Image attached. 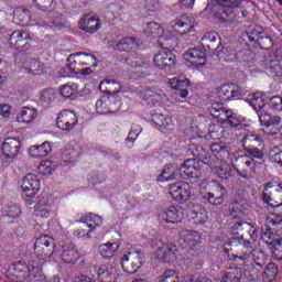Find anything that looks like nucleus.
Returning <instances> with one entry per match:
<instances>
[{"label": "nucleus", "mask_w": 282, "mask_h": 282, "mask_svg": "<svg viewBox=\"0 0 282 282\" xmlns=\"http://www.w3.org/2000/svg\"><path fill=\"white\" fill-rule=\"evenodd\" d=\"M276 274H279V268L273 262H270L264 269L262 279L264 282H272L276 279Z\"/></svg>", "instance_id": "obj_45"}, {"label": "nucleus", "mask_w": 282, "mask_h": 282, "mask_svg": "<svg viewBox=\"0 0 282 282\" xmlns=\"http://www.w3.org/2000/svg\"><path fill=\"white\" fill-rule=\"evenodd\" d=\"M144 98L148 102H158L159 100H162V90L150 88L145 90Z\"/></svg>", "instance_id": "obj_48"}, {"label": "nucleus", "mask_w": 282, "mask_h": 282, "mask_svg": "<svg viewBox=\"0 0 282 282\" xmlns=\"http://www.w3.org/2000/svg\"><path fill=\"white\" fill-rule=\"evenodd\" d=\"M120 250L119 242H106L99 246V252L104 259H111Z\"/></svg>", "instance_id": "obj_36"}, {"label": "nucleus", "mask_w": 282, "mask_h": 282, "mask_svg": "<svg viewBox=\"0 0 282 282\" xmlns=\"http://www.w3.org/2000/svg\"><path fill=\"white\" fill-rule=\"evenodd\" d=\"M35 216L41 219H47L52 215V198L50 196H42L39 198L35 209Z\"/></svg>", "instance_id": "obj_21"}, {"label": "nucleus", "mask_w": 282, "mask_h": 282, "mask_svg": "<svg viewBox=\"0 0 282 282\" xmlns=\"http://www.w3.org/2000/svg\"><path fill=\"white\" fill-rule=\"evenodd\" d=\"M31 158H47L52 153V144L45 141L40 145H32L29 149Z\"/></svg>", "instance_id": "obj_31"}, {"label": "nucleus", "mask_w": 282, "mask_h": 282, "mask_svg": "<svg viewBox=\"0 0 282 282\" xmlns=\"http://www.w3.org/2000/svg\"><path fill=\"white\" fill-rule=\"evenodd\" d=\"M185 241L189 246H197V243H202V236L197 231H187L185 236Z\"/></svg>", "instance_id": "obj_53"}, {"label": "nucleus", "mask_w": 282, "mask_h": 282, "mask_svg": "<svg viewBox=\"0 0 282 282\" xmlns=\"http://www.w3.org/2000/svg\"><path fill=\"white\" fill-rule=\"evenodd\" d=\"M99 89L104 94H107V96H113V100H116V98H118V94H120L122 89V84L115 79H106L100 82Z\"/></svg>", "instance_id": "obj_23"}, {"label": "nucleus", "mask_w": 282, "mask_h": 282, "mask_svg": "<svg viewBox=\"0 0 282 282\" xmlns=\"http://www.w3.org/2000/svg\"><path fill=\"white\" fill-rule=\"evenodd\" d=\"M144 34L150 39H159L161 44L162 41H164V29H162V25H160V23L149 22L147 24V28L144 29Z\"/></svg>", "instance_id": "obj_30"}, {"label": "nucleus", "mask_w": 282, "mask_h": 282, "mask_svg": "<svg viewBox=\"0 0 282 282\" xmlns=\"http://www.w3.org/2000/svg\"><path fill=\"white\" fill-rule=\"evenodd\" d=\"M210 151L213 155L218 158V160H228L230 158V152L228 151V145L224 142H214L210 144Z\"/></svg>", "instance_id": "obj_35"}, {"label": "nucleus", "mask_w": 282, "mask_h": 282, "mask_svg": "<svg viewBox=\"0 0 282 282\" xmlns=\"http://www.w3.org/2000/svg\"><path fill=\"white\" fill-rule=\"evenodd\" d=\"M152 121L155 127L163 133H173L175 130V123H173V118L169 115L154 113L152 116Z\"/></svg>", "instance_id": "obj_17"}, {"label": "nucleus", "mask_w": 282, "mask_h": 282, "mask_svg": "<svg viewBox=\"0 0 282 282\" xmlns=\"http://www.w3.org/2000/svg\"><path fill=\"white\" fill-rule=\"evenodd\" d=\"M145 10L148 12H158L160 10V0H145Z\"/></svg>", "instance_id": "obj_62"}, {"label": "nucleus", "mask_w": 282, "mask_h": 282, "mask_svg": "<svg viewBox=\"0 0 282 282\" xmlns=\"http://www.w3.org/2000/svg\"><path fill=\"white\" fill-rule=\"evenodd\" d=\"M55 98H56V91H54V89L52 88H47L40 94V100L42 102L50 104V102H53Z\"/></svg>", "instance_id": "obj_54"}, {"label": "nucleus", "mask_w": 282, "mask_h": 282, "mask_svg": "<svg viewBox=\"0 0 282 282\" xmlns=\"http://www.w3.org/2000/svg\"><path fill=\"white\" fill-rule=\"evenodd\" d=\"M267 231H263L261 234V239L267 243L268 249L272 250L274 248V241H271L272 239V230H276L279 226H282V218L276 217V215L272 214L271 216L267 217L265 220Z\"/></svg>", "instance_id": "obj_13"}, {"label": "nucleus", "mask_w": 282, "mask_h": 282, "mask_svg": "<svg viewBox=\"0 0 282 282\" xmlns=\"http://www.w3.org/2000/svg\"><path fill=\"white\" fill-rule=\"evenodd\" d=\"M124 259L127 261H131L132 267H129V264H126L127 270H140L142 268V264L144 263V253L142 251H132L124 254Z\"/></svg>", "instance_id": "obj_28"}, {"label": "nucleus", "mask_w": 282, "mask_h": 282, "mask_svg": "<svg viewBox=\"0 0 282 282\" xmlns=\"http://www.w3.org/2000/svg\"><path fill=\"white\" fill-rule=\"evenodd\" d=\"M270 160L274 164H279V166L282 167V151H279L276 149L270 150Z\"/></svg>", "instance_id": "obj_57"}, {"label": "nucleus", "mask_w": 282, "mask_h": 282, "mask_svg": "<svg viewBox=\"0 0 282 282\" xmlns=\"http://www.w3.org/2000/svg\"><path fill=\"white\" fill-rule=\"evenodd\" d=\"M249 104L254 109L258 116H261V111L265 110V95L261 91L249 95Z\"/></svg>", "instance_id": "obj_27"}, {"label": "nucleus", "mask_w": 282, "mask_h": 282, "mask_svg": "<svg viewBox=\"0 0 282 282\" xmlns=\"http://www.w3.org/2000/svg\"><path fill=\"white\" fill-rule=\"evenodd\" d=\"M246 153H248V155H251V158H256V160H262L263 147L251 148L250 150H246Z\"/></svg>", "instance_id": "obj_59"}, {"label": "nucleus", "mask_w": 282, "mask_h": 282, "mask_svg": "<svg viewBox=\"0 0 282 282\" xmlns=\"http://www.w3.org/2000/svg\"><path fill=\"white\" fill-rule=\"evenodd\" d=\"M118 268L111 264H102L97 269L98 282H117L118 281Z\"/></svg>", "instance_id": "obj_16"}, {"label": "nucleus", "mask_w": 282, "mask_h": 282, "mask_svg": "<svg viewBox=\"0 0 282 282\" xmlns=\"http://www.w3.org/2000/svg\"><path fill=\"white\" fill-rule=\"evenodd\" d=\"M111 102H116L113 100V96H104L96 102V110L97 113L100 116H107L108 113H116L118 111V108H113V105Z\"/></svg>", "instance_id": "obj_24"}, {"label": "nucleus", "mask_w": 282, "mask_h": 282, "mask_svg": "<svg viewBox=\"0 0 282 282\" xmlns=\"http://www.w3.org/2000/svg\"><path fill=\"white\" fill-rule=\"evenodd\" d=\"M180 167L176 164H167L163 167L160 176L158 177V182H173V180L177 178V172Z\"/></svg>", "instance_id": "obj_32"}, {"label": "nucleus", "mask_w": 282, "mask_h": 282, "mask_svg": "<svg viewBox=\"0 0 282 282\" xmlns=\"http://www.w3.org/2000/svg\"><path fill=\"white\" fill-rule=\"evenodd\" d=\"M56 169V165L52 161H42L37 166L39 173L41 175H52Z\"/></svg>", "instance_id": "obj_49"}, {"label": "nucleus", "mask_w": 282, "mask_h": 282, "mask_svg": "<svg viewBox=\"0 0 282 282\" xmlns=\"http://www.w3.org/2000/svg\"><path fill=\"white\" fill-rule=\"evenodd\" d=\"M189 219L197 226L208 221V212L202 205H194L188 214Z\"/></svg>", "instance_id": "obj_25"}, {"label": "nucleus", "mask_w": 282, "mask_h": 282, "mask_svg": "<svg viewBox=\"0 0 282 282\" xmlns=\"http://www.w3.org/2000/svg\"><path fill=\"white\" fill-rule=\"evenodd\" d=\"M14 19L20 25H28L32 19V15L28 9H22L14 12Z\"/></svg>", "instance_id": "obj_46"}, {"label": "nucleus", "mask_w": 282, "mask_h": 282, "mask_svg": "<svg viewBox=\"0 0 282 282\" xmlns=\"http://www.w3.org/2000/svg\"><path fill=\"white\" fill-rule=\"evenodd\" d=\"M170 25L175 30H182L181 34H188L193 32V29L195 28V18L183 14L181 18L173 20Z\"/></svg>", "instance_id": "obj_18"}, {"label": "nucleus", "mask_w": 282, "mask_h": 282, "mask_svg": "<svg viewBox=\"0 0 282 282\" xmlns=\"http://www.w3.org/2000/svg\"><path fill=\"white\" fill-rule=\"evenodd\" d=\"M59 94L63 96V98L74 100V98H76V85H63L59 88Z\"/></svg>", "instance_id": "obj_47"}, {"label": "nucleus", "mask_w": 282, "mask_h": 282, "mask_svg": "<svg viewBox=\"0 0 282 282\" xmlns=\"http://www.w3.org/2000/svg\"><path fill=\"white\" fill-rule=\"evenodd\" d=\"M214 186L216 196L215 193H207V195H205V199H207L212 206H221L227 195L226 187L219 183H214Z\"/></svg>", "instance_id": "obj_22"}, {"label": "nucleus", "mask_w": 282, "mask_h": 282, "mask_svg": "<svg viewBox=\"0 0 282 282\" xmlns=\"http://www.w3.org/2000/svg\"><path fill=\"white\" fill-rule=\"evenodd\" d=\"M242 145L245 151H249L250 149H254L257 147H263V139L257 134H247L243 138Z\"/></svg>", "instance_id": "obj_41"}, {"label": "nucleus", "mask_w": 282, "mask_h": 282, "mask_svg": "<svg viewBox=\"0 0 282 282\" xmlns=\"http://www.w3.org/2000/svg\"><path fill=\"white\" fill-rule=\"evenodd\" d=\"M205 164H208L213 173L218 175L220 180H229L230 175H232V167L228 164L227 159H219V156L210 155Z\"/></svg>", "instance_id": "obj_6"}, {"label": "nucleus", "mask_w": 282, "mask_h": 282, "mask_svg": "<svg viewBox=\"0 0 282 282\" xmlns=\"http://www.w3.org/2000/svg\"><path fill=\"white\" fill-rule=\"evenodd\" d=\"M223 8H239L241 0H216Z\"/></svg>", "instance_id": "obj_63"}, {"label": "nucleus", "mask_w": 282, "mask_h": 282, "mask_svg": "<svg viewBox=\"0 0 282 282\" xmlns=\"http://www.w3.org/2000/svg\"><path fill=\"white\" fill-rule=\"evenodd\" d=\"M202 46L205 50H210L212 52H215L221 45V42L219 41V36H217V33H206L200 41Z\"/></svg>", "instance_id": "obj_33"}, {"label": "nucleus", "mask_w": 282, "mask_h": 282, "mask_svg": "<svg viewBox=\"0 0 282 282\" xmlns=\"http://www.w3.org/2000/svg\"><path fill=\"white\" fill-rule=\"evenodd\" d=\"M176 62L177 57L169 50L161 51L153 57L155 67L159 69H164V72H170V69H173Z\"/></svg>", "instance_id": "obj_11"}, {"label": "nucleus", "mask_w": 282, "mask_h": 282, "mask_svg": "<svg viewBox=\"0 0 282 282\" xmlns=\"http://www.w3.org/2000/svg\"><path fill=\"white\" fill-rule=\"evenodd\" d=\"M258 117L260 119L261 124H264V127H274L276 124H281V117H272L270 113H268V110L261 111V113Z\"/></svg>", "instance_id": "obj_43"}, {"label": "nucleus", "mask_w": 282, "mask_h": 282, "mask_svg": "<svg viewBox=\"0 0 282 282\" xmlns=\"http://www.w3.org/2000/svg\"><path fill=\"white\" fill-rule=\"evenodd\" d=\"M209 113L219 122H228L231 127H239V124H241L237 115L232 113L231 110L226 109L224 104L213 102L209 107Z\"/></svg>", "instance_id": "obj_4"}, {"label": "nucleus", "mask_w": 282, "mask_h": 282, "mask_svg": "<svg viewBox=\"0 0 282 282\" xmlns=\"http://www.w3.org/2000/svg\"><path fill=\"white\" fill-rule=\"evenodd\" d=\"M177 252V246L173 243L163 245L156 249V259L162 261L163 263H171V261H175Z\"/></svg>", "instance_id": "obj_20"}, {"label": "nucleus", "mask_w": 282, "mask_h": 282, "mask_svg": "<svg viewBox=\"0 0 282 282\" xmlns=\"http://www.w3.org/2000/svg\"><path fill=\"white\" fill-rule=\"evenodd\" d=\"M13 272L18 279H29L31 282H47L45 275L42 274L39 260H31L29 264H25V262H14Z\"/></svg>", "instance_id": "obj_2"}, {"label": "nucleus", "mask_w": 282, "mask_h": 282, "mask_svg": "<svg viewBox=\"0 0 282 282\" xmlns=\"http://www.w3.org/2000/svg\"><path fill=\"white\" fill-rule=\"evenodd\" d=\"M56 245L54 243V238L50 235H41L35 240L34 252L41 261H47L54 256V249Z\"/></svg>", "instance_id": "obj_3"}, {"label": "nucleus", "mask_w": 282, "mask_h": 282, "mask_svg": "<svg viewBox=\"0 0 282 282\" xmlns=\"http://www.w3.org/2000/svg\"><path fill=\"white\" fill-rule=\"evenodd\" d=\"M182 217H184L182 212L173 206L159 215V219L161 221H165V224H180L182 221Z\"/></svg>", "instance_id": "obj_26"}, {"label": "nucleus", "mask_w": 282, "mask_h": 282, "mask_svg": "<svg viewBox=\"0 0 282 282\" xmlns=\"http://www.w3.org/2000/svg\"><path fill=\"white\" fill-rule=\"evenodd\" d=\"M184 56L186 61H189V63L194 65V67H202L203 65H206V61H208L206 51L199 47L187 50Z\"/></svg>", "instance_id": "obj_19"}, {"label": "nucleus", "mask_w": 282, "mask_h": 282, "mask_svg": "<svg viewBox=\"0 0 282 282\" xmlns=\"http://www.w3.org/2000/svg\"><path fill=\"white\" fill-rule=\"evenodd\" d=\"M232 166L237 175L243 180H250L251 177H254L257 173V163L250 156L236 158Z\"/></svg>", "instance_id": "obj_5"}, {"label": "nucleus", "mask_w": 282, "mask_h": 282, "mask_svg": "<svg viewBox=\"0 0 282 282\" xmlns=\"http://www.w3.org/2000/svg\"><path fill=\"white\" fill-rule=\"evenodd\" d=\"M21 139L9 137L2 142V154L4 160H14L21 153Z\"/></svg>", "instance_id": "obj_12"}, {"label": "nucleus", "mask_w": 282, "mask_h": 282, "mask_svg": "<svg viewBox=\"0 0 282 282\" xmlns=\"http://www.w3.org/2000/svg\"><path fill=\"white\" fill-rule=\"evenodd\" d=\"M191 197V186L185 183L181 185V202H184V199H188Z\"/></svg>", "instance_id": "obj_64"}, {"label": "nucleus", "mask_w": 282, "mask_h": 282, "mask_svg": "<svg viewBox=\"0 0 282 282\" xmlns=\"http://www.w3.org/2000/svg\"><path fill=\"white\" fill-rule=\"evenodd\" d=\"M23 67L29 74H33L34 76H39L45 72V65L35 58H26L23 63Z\"/></svg>", "instance_id": "obj_34"}, {"label": "nucleus", "mask_w": 282, "mask_h": 282, "mask_svg": "<svg viewBox=\"0 0 282 282\" xmlns=\"http://www.w3.org/2000/svg\"><path fill=\"white\" fill-rule=\"evenodd\" d=\"M82 219L85 225L88 226L93 230V232H96L100 226H102V217L96 214H85L82 216Z\"/></svg>", "instance_id": "obj_37"}, {"label": "nucleus", "mask_w": 282, "mask_h": 282, "mask_svg": "<svg viewBox=\"0 0 282 282\" xmlns=\"http://www.w3.org/2000/svg\"><path fill=\"white\" fill-rule=\"evenodd\" d=\"M36 109L30 107H22L18 113V122L30 124L36 118Z\"/></svg>", "instance_id": "obj_38"}, {"label": "nucleus", "mask_w": 282, "mask_h": 282, "mask_svg": "<svg viewBox=\"0 0 282 282\" xmlns=\"http://www.w3.org/2000/svg\"><path fill=\"white\" fill-rule=\"evenodd\" d=\"M262 200L273 208L282 206V186L274 187L272 183H265L262 191Z\"/></svg>", "instance_id": "obj_8"}, {"label": "nucleus", "mask_w": 282, "mask_h": 282, "mask_svg": "<svg viewBox=\"0 0 282 282\" xmlns=\"http://www.w3.org/2000/svg\"><path fill=\"white\" fill-rule=\"evenodd\" d=\"M78 224L77 229L73 234L74 237H77V239H91L94 231L89 226L82 218L78 220Z\"/></svg>", "instance_id": "obj_40"}, {"label": "nucleus", "mask_w": 282, "mask_h": 282, "mask_svg": "<svg viewBox=\"0 0 282 282\" xmlns=\"http://www.w3.org/2000/svg\"><path fill=\"white\" fill-rule=\"evenodd\" d=\"M242 271L241 268H230L225 272L221 282H241Z\"/></svg>", "instance_id": "obj_42"}, {"label": "nucleus", "mask_w": 282, "mask_h": 282, "mask_svg": "<svg viewBox=\"0 0 282 282\" xmlns=\"http://www.w3.org/2000/svg\"><path fill=\"white\" fill-rule=\"evenodd\" d=\"M78 28L87 34H96L102 28V20L98 15L85 14L79 19Z\"/></svg>", "instance_id": "obj_14"}, {"label": "nucleus", "mask_w": 282, "mask_h": 282, "mask_svg": "<svg viewBox=\"0 0 282 282\" xmlns=\"http://www.w3.org/2000/svg\"><path fill=\"white\" fill-rule=\"evenodd\" d=\"M160 282H180V276L175 270H167L160 276Z\"/></svg>", "instance_id": "obj_52"}, {"label": "nucleus", "mask_w": 282, "mask_h": 282, "mask_svg": "<svg viewBox=\"0 0 282 282\" xmlns=\"http://www.w3.org/2000/svg\"><path fill=\"white\" fill-rule=\"evenodd\" d=\"M9 45L21 52H25L32 47V35L24 30H15L9 37Z\"/></svg>", "instance_id": "obj_7"}, {"label": "nucleus", "mask_w": 282, "mask_h": 282, "mask_svg": "<svg viewBox=\"0 0 282 282\" xmlns=\"http://www.w3.org/2000/svg\"><path fill=\"white\" fill-rule=\"evenodd\" d=\"M35 6L40 8V10L50 11L54 10V3L56 0H33Z\"/></svg>", "instance_id": "obj_55"}, {"label": "nucleus", "mask_w": 282, "mask_h": 282, "mask_svg": "<svg viewBox=\"0 0 282 282\" xmlns=\"http://www.w3.org/2000/svg\"><path fill=\"white\" fill-rule=\"evenodd\" d=\"M138 39L135 37H123L117 44V50L120 52H132V50H138Z\"/></svg>", "instance_id": "obj_39"}, {"label": "nucleus", "mask_w": 282, "mask_h": 282, "mask_svg": "<svg viewBox=\"0 0 282 282\" xmlns=\"http://www.w3.org/2000/svg\"><path fill=\"white\" fill-rule=\"evenodd\" d=\"M62 259L65 263H76L80 259V253L75 245L68 243L63 247Z\"/></svg>", "instance_id": "obj_29"}, {"label": "nucleus", "mask_w": 282, "mask_h": 282, "mask_svg": "<svg viewBox=\"0 0 282 282\" xmlns=\"http://www.w3.org/2000/svg\"><path fill=\"white\" fill-rule=\"evenodd\" d=\"M78 53L72 54L68 56V69L73 72V74H80V68L83 67L80 63L76 61Z\"/></svg>", "instance_id": "obj_50"}, {"label": "nucleus", "mask_w": 282, "mask_h": 282, "mask_svg": "<svg viewBox=\"0 0 282 282\" xmlns=\"http://www.w3.org/2000/svg\"><path fill=\"white\" fill-rule=\"evenodd\" d=\"M78 124V117L74 111L62 110L57 116L56 126L62 131H72Z\"/></svg>", "instance_id": "obj_15"}, {"label": "nucleus", "mask_w": 282, "mask_h": 282, "mask_svg": "<svg viewBox=\"0 0 282 282\" xmlns=\"http://www.w3.org/2000/svg\"><path fill=\"white\" fill-rule=\"evenodd\" d=\"M271 250L273 259L276 261H282V239L276 240Z\"/></svg>", "instance_id": "obj_56"}, {"label": "nucleus", "mask_w": 282, "mask_h": 282, "mask_svg": "<svg viewBox=\"0 0 282 282\" xmlns=\"http://www.w3.org/2000/svg\"><path fill=\"white\" fill-rule=\"evenodd\" d=\"M234 230L240 238H231L228 242V247H225L224 252L228 254L232 253V259L240 268H263L265 265L264 259H257L252 254V241L257 239V229L250 223H236Z\"/></svg>", "instance_id": "obj_1"}, {"label": "nucleus", "mask_w": 282, "mask_h": 282, "mask_svg": "<svg viewBox=\"0 0 282 282\" xmlns=\"http://www.w3.org/2000/svg\"><path fill=\"white\" fill-rule=\"evenodd\" d=\"M218 98H220L221 105H224L226 100H230V98H232V86H223L218 91Z\"/></svg>", "instance_id": "obj_51"}, {"label": "nucleus", "mask_w": 282, "mask_h": 282, "mask_svg": "<svg viewBox=\"0 0 282 282\" xmlns=\"http://www.w3.org/2000/svg\"><path fill=\"white\" fill-rule=\"evenodd\" d=\"M241 215V204L239 202H234L229 206V216L239 217Z\"/></svg>", "instance_id": "obj_61"}, {"label": "nucleus", "mask_w": 282, "mask_h": 282, "mask_svg": "<svg viewBox=\"0 0 282 282\" xmlns=\"http://www.w3.org/2000/svg\"><path fill=\"white\" fill-rule=\"evenodd\" d=\"M76 57V62L82 64L83 66L93 65L96 67V55L91 53L78 52Z\"/></svg>", "instance_id": "obj_44"}, {"label": "nucleus", "mask_w": 282, "mask_h": 282, "mask_svg": "<svg viewBox=\"0 0 282 282\" xmlns=\"http://www.w3.org/2000/svg\"><path fill=\"white\" fill-rule=\"evenodd\" d=\"M269 106L273 111H282V98L279 96H273L270 99Z\"/></svg>", "instance_id": "obj_58"}, {"label": "nucleus", "mask_w": 282, "mask_h": 282, "mask_svg": "<svg viewBox=\"0 0 282 282\" xmlns=\"http://www.w3.org/2000/svg\"><path fill=\"white\" fill-rule=\"evenodd\" d=\"M180 171L184 180H197L202 177V162L195 159H187L182 163Z\"/></svg>", "instance_id": "obj_10"}, {"label": "nucleus", "mask_w": 282, "mask_h": 282, "mask_svg": "<svg viewBox=\"0 0 282 282\" xmlns=\"http://www.w3.org/2000/svg\"><path fill=\"white\" fill-rule=\"evenodd\" d=\"M181 191H182V185L180 184H173L170 187V195L175 199V202H181Z\"/></svg>", "instance_id": "obj_60"}, {"label": "nucleus", "mask_w": 282, "mask_h": 282, "mask_svg": "<svg viewBox=\"0 0 282 282\" xmlns=\"http://www.w3.org/2000/svg\"><path fill=\"white\" fill-rule=\"evenodd\" d=\"M41 189V183L36 175L34 174H26L23 177L22 181V197L26 202H30L31 199H34L36 197V194Z\"/></svg>", "instance_id": "obj_9"}]
</instances>
